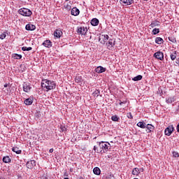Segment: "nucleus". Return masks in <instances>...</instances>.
I'll list each match as a JSON object with an SVG mask.
<instances>
[{"instance_id":"nucleus-1","label":"nucleus","mask_w":179,"mask_h":179,"mask_svg":"<svg viewBox=\"0 0 179 179\" xmlns=\"http://www.w3.org/2000/svg\"><path fill=\"white\" fill-rule=\"evenodd\" d=\"M41 86L43 90L45 92H50V90H53V89H55L57 85L54 81H51L50 80H43Z\"/></svg>"},{"instance_id":"nucleus-2","label":"nucleus","mask_w":179,"mask_h":179,"mask_svg":"<svg viewBox=\"0 0 179 179\" xmlns=\"http://www.w3.org/2000/svg\"><path fill=\"white\" fill-rule=\"evenodd\" d=\"M99 150H97V153H107L111 149V144L108 142L101 141L99 142Z\"/></svg>"},{"instance_id":"nucleus-3","label":"nucleus","mask_w":179,"mask_h":179,"mask_svg":"<svg viewBox=\"0 0 179 179\" xmlns=\"http://www.w3.org/2000/svg\"><path fill=\"white\" fill-rule=\"evenodd\" d=\"M18 13L20 15H22V16H26V17H29L31 15H33V13L31 12V10L26 8H20L18 10Z\"/></svg>"},{"instance_id":"nucleus-4","label":"nucleus","mask_w":179,"mask_h":179,"mask_svg":"<svg viewBox=\"0 0 179 179\" xmlns=\"http://www.w3.org/2000/svg\"><path fill=\"white\" fill-rule=\"evenodd\" d=\"M77 33H78V34H81V36H86V33H87V28L85 27H78Z\"/></svg>"},{"instance_id":"nucleus-5","label":"nucleus","mask_w":179,"mask_h":179,"mask_svg":"<svg viewBox=\"0 0 179 179\" xmlns=\"http://www.w3.org/2000/svg\"><path fill=\"white\" fill-rule=\"evenodd\" d=\"M106 45H107L108 50H114V45H115V40L109 39L108 43H106Z\"/></svg>"},{"instance_id":"nucleus-6","label":"nucleus","mask_w":179,"mask_h":179,"mask_svg":"<svg viewBox=\"0 0 179 179\" xmlns=\"http://www.w3.org/2000/svg\"><path fill=\"white\" fill-rule=\"evenodd\" d=\"M154 57L155 58H157V59H159V61H163L164 59V55L160 51L155 52Z\"/></svg>"},{"instance_id":"nucleus-7","label":"nucleus","mask_w":179,"mask_h":179,"mask_svg":"<svg viewBox=\"0 0 179 179\" xmlns=\"http://www.w3.org/2000/svg\"><path fill=\"white\" fill-rule=\"evenodd\" d=\"M23 91L25 92V93H29L30 92L31 87H30V84L29 83H24L22 85Z\"/></svg>"},{"instance_id":"nucleus-8","label":"nucleus","mask_w":179,"mask_h":179,"mask_svg":"<svg viewBox=\"0 0 179 179\" xmlns=\"http://www.w3.org/2000/svg\"><path fill=\"white\" fill-rule=\"evenodd\" d=\"M174 131V127L173 126H169L165 129V135L167 136H170L171 134H173V131Z\"/></svg>"},{"instance_id":"nucleus-9","label":"nucleus","mask_w":179,"mask_h":179,"mask_svg":"<svg viewBox=\"0 0 179 179\" xmlns=\"http://www.w3.org/2000/svg\"><path fill=\"white\" fill-rule=\"evenodd\" d=\"M121 5H124L125 6H128L129 5H132L134 3V0H120V1Z\"/></svg>"},{"instance_id":"nucleus-10","label":"nucleus","mask_w":179,"mask_h":179,"mask_svg":"<svg viewBox=\"0 0 179 179\" xmlns=\"http://www.w3.org/2000/svg\"><path fill=\"white\" fill-rule=\"evenodd\" d=\"M26 166L27 169H33L36 166V161L31 160L27 162Z\"/></svg>"},{"instance_id":"nucleus-11","label":"nucleus","mask_w":179,"mask_h":179,"mask_svg":"<svg viewBox=\"0 0 179 179\" xmlns=\"http://www.w3.org/2000/svg\"><path fill=\"white\" fill-rule=\"evenodd\" d=\"M106 71H107V69L101 66H99L95 69V72H96V73H103V72H106Z\"/></svg>"},{"instance_id":"nucleus-12","label":"nucleus","mask_w":179,"mask_h":179,"mask_svg":"<svg viewBox=\"0 0 179 179\" xmlns=\"http://www.w3.org/2000/svg\"><path fill=\"white\" fill-rule=\"evenodd\" d=\"M71 13L73 16H78L80 13V11L78 8L74 7L71 9Z\"/></svg>"},{"instance_id":"nucleus-13","label":"nucleus","mask_w":179,"mask_h":179,"mask_svg":"<svg viewBox=\"0 0 179 179\" xmlns=\"http://www.w3.org/2000/svg\"><path fill=\"white\" fill-rule=\"evenodd\" d=\"M26 30L33 31V30H36V25L32 24H27L25 27Z\"/></svg>"},{"instance_id":"nucleus-14","label":"nucleus","mask_w":179,"mask_h":179,"mask_svg":"<svg viewBox=\"0 0 179 179\" xmlns=\"http://www.w3.org/2000/svg\"><path fill=\"white\" fill-rule=\"evenodd\" d=\"M101 40H103V41H101ZM108 40V35H102L99 38V41H101V44H106Z\"/></svg>"},{"instance_id":"nucleus-15","label":"nucleus","mask_w":179,"mask_h":179,"mask_svg":"<svg viewBox=\"0 0 179 179\" xmlns=\"http://www.w3.org/2000/svg\"><path fill=\"white\" fill-rule=\"evenodd\" d=\"M43 45H44V47H46L47 48H51V47H52V42L50 40L45 41L43 43Z\"/></svg>"},{"instance_id":"nucleus-16","label":"nucleus","mask_w":179,"mask_h":179,"mask_svg":"<svg viewBox=\"0 0 179 179\" xmlns=\"http://www.w3.org/2000/svg\"><path fill=\"white\" fill-rule=\"evenodd\" d=\"M145 128L147 129L146 131H147L148 134L153 131L154 129H155V127L153 125H152V124H146Z\"/></svg>"},{"instance_id":"nucleus-17","label":"nucleus","mask_w":179,"mask_h":179,"mask_svg":"<svg viewBox=\"0 0 179 179\" xmlns=\"http://www.w3.org/2000/svg\"><path fill=\"white\" fill-rule=\"evenodd\" d=\"M55 37H57V38H59L61 36H62V31L59 29H56L54 32Z\"/></svg>"},{"instance_id":"nucleus-18","label":"nucleus","mask_w":179,"mask_h":179,"mask_svg":"<svg viewBox=\"0 0 179 179\" xmlns=\"http://www.w3.org/2000/svg\"><path fill=\"white\" fill-rule=\"evenodd\" d=\"M24 103L26 106H31V104H33V98L30 97L25 99Z\"/></svg>"},{"instance_id":"nucleus-19","label":"nucleus","mask_w":179,"mask_h":179,"mask_svg":"<svg viewBox=\"0 0 179 179\" xmlns=\"http://www.w3.org/2000/svg\"><path fill=\"white\" fill-rule=\"evenodd\" d=\"M159 26H160V22L158 21H153L150 24V27H151V29H153L154 27H159Z\"/></svg>"},{"instance_id":"nucleus-20","label":"nucleus","mask_w":179,"mask_h":179,"mask_svg":"<svg viewBox=\"0 0 179 179\" xmlns=\"http://www.w3.org/2000/svg\"><path fill=\"white\" fill-rule=\"evenodd\" d=\"M93 173L94 174H95L96 176H100L101 171L100 170V168L99 167H95L93 169Z\"/></svg>"},{"instance_id":"nucleus-21","label":"nucleus","mask_w":179,"mask_h":179,"mask_svg":"<svg viewBox=\"0 0 179 179\" xmlns=\"http://www.w3.org/2000/svg\"><path fill=\"white\" fill-rule=\"evenodd\" d=\"M91 24H92V26H98L99 25V19L93 18L91 20Z\"/></svg>"},{"instance_id":"nucleus-22","label":"nucleus","mask_w":179,"mask_h":179,"mask_svg":"<svg viewBox=\"0 0 179 179\" xmlns=\"http://www.w3.org/2000/svg\"><path fill=\"white\" fill-rule=\"evenodd\" d=\"M137 127L145 129V128H146V123H145V122H139L138 123H137Z\"/></svg>"},{"instance_id":"nucleus-23","label":"nucleus","mask_w":179,"mask_h":179,"mask_svg":"<svg viewBox=\"0 0 179 179\" xmlns=\"http://www.w3.org/2000/svg\"><path fill=\"white\" fill-rule=\"evenodd\" d=\"M13 152L16 153L17 155H20L22 153V150L19 149L17 147H14L12 148Z\"/></svg>"},{"instance_id":"nucleus-24","label":"nucleus","mask_w":179,"mask_h":179,"mask_svg":"<svg viewBox=\"0 0 179 179\" xmlns=\"http://www.w3.org/2000/svg\"><path fill=\"white\" fill-rule=\"evenodd\" d=\"M171 59L174 61L177 58V51H173V53L170 55Z\"/></svg>"},{"instance_id":"nucleus-25","label":"nucleus","mask_w":179,"mask_h":179,"mask_svg":"<svg viewBox=\"0 0 179 179\" xmlns=\"http://www.w3.org/2000/svg\"><path fill=\"white\" fill-rule=\"evenodd\" d=\"M131 174H133V176H139V169L138 168L133 169Z\"/></svg>"},{"instance_id":"nucleus-26","label":"nucleus","mask_w":179,"mask_h":179,"mask_svg":"<svg viewBox=\"0 0 179 179\" xmlns=\"http://www.w3.org/2000/svg\"><path fill=\"white\" fill-rule=\"evenodd\" d=\"M127 103V100L125 101L119 100V101H117V104L120 105L122 107H125Z\"/></svg>"},{"instance_id":"nucleus-27","label":"nucleus","mask_w":179,"mask_h":179,"mask_svg":"<svg viewBox=\"0 0 179 179\" xmlns=\"http://www.w3.org/2000/svg\"><path fill=\"white\" fill-rule=\"evenodd\" d=\"M156 44H163V38L160 37H157L155 38Z\"/></svg>"},{"instance_id":"nucleus-28","label":"nucleus","mask_w":179,"mask_h":179,"mask_svg":"<svg viewBox=\"0 0 179 179\" xmlns=\"http://www.w3.org/2000/svg\"><path fill=\"white\" fill-rule=\"evenodd\" d=\"M92 96H93L94 97H99V96H100V90H96L92 93Z\"/></svg>"},{"instance_id":"nucleus-29","label":"nucleus","mask_w":179,"mask_h":179,"mask_svg":"<svg viewBox=\"0 0 179 179\" xmlns=\"http://www.w3.org/2000/svg\"><path fill=\"white\" fill-rule=\"evenodd\" d=\"M111 120H112V121H114L115 122H118V121L120 120V117H118V116H117V115H114L111 117Z\"/></svg>"},{"instance_id":"nucleus-30","label":"nucleus","mask_w":179,"mask_h":179,"mask_svg":"<svg viewBox=\"0 0 179 179\" xmlns=\"http://www.w3.org/2000/svg\"><path fill=\"white\" fill-rule=\"evenodd\" d=\"M3 163H10V158L9 156L3 157Z\"/></svg>"},{"instance_id":"nucleus-31","label":"nucleus","mask_w":179,"mask_h":179,"mask_svg":"<svg viewBox=\"0 0 179 179\" xmlns=\"http://www.w3.org/2000/svg\"><path fill=\"white\" fill-rule=\"evenodd\" d=\"M142 79V76L138 75L134 78H132V80H134V82H138V80H141Z\"/></svg>"},{"instance_id":"nucleus-32","label":"nucleus","mask_w":179,"mask_h":179,"mask_svg":"<svg viewBox=\"0 0 179 179\" xmlns=\"http://www.w3.org/2000/svg\"><path fill=\"white\" fill-rule=\"evenodd\" d=\"M168 40H169V41H171V43H177V40L176 39V37L174 36H169L168 38Z\"/></svg>"},{"instance_id":"nucleus-33","label":"nucleus","mask_w":179,"mask_h":179,"mask_svg":"<svg viewBox=\"0 0 179 179\" xmlns=\"http://www.w3.org/2000/svg\"><path fill=\"white\" fill-rule=\"evenodd\" d=\"M6 34H8V33L6 32H3L0 34V38L1 40H3L4 38H6Z\"/></svg>"},{"instance_id":"nucleus-34","label":"nucleus","mask_w":179,"mask_h":179,"mask_svg":"<svg viewBox=\"0 0 179 179\" xmlns=\"http://www.w3.org/2000/svg\"><path fill=\"white\" fill-rule=\"evenodd\" d=\"M13 58L15 59H22V55L14 54Z\"/></svg>"},{"instance_id":"nucleus-35","label":"nucleus","mask_w":179,"mask_h":179,"mask_svg":"<svg viewBox=\"0 0 179 179\" xmlns=\"http://www.w3.org/2000/svg\"><path fill=\"white\" fill-rule=\"evenodd\" d=\"M152 33L154 35L159 34V33H160V30L157 28H155L152 29Z\"/></svg>"},{"instance_id":"nucleus-36","label":"nucleus","mask_w":179,"mask_h":179,"mask_svg":"<svg viewBox=\"0 0 179 179\" xmlns=\"http://www.w3.org/2000/svg\"><path fill=\"white\" fill-rule=\"evenodd\" d=\"M22 51H31L33 48L31 47H22Z\"/></svg>"},{"instance_id":"nucleus-37","label":"nucleus","mask_w":179,"mask_h":179,"mask_svg":"<svg viewBox=\"0 0 179 179\" xmlns=\"http://www.w3.org/2000/svg\"><path fill=\"white\" fill-rule=\"evenodd\" d=\"M75 81L76 82V83H80V82H82V78L80 76H76L75 78Z\"/></svg>"},{"instance_id":"nucleus-38","label":"nucleus","mask_w":179,"mask_h":179,"mask_svg":"<svg viewBox=\"0 0 179 179\" xmlns=\"http://www.w3.org/2000/svg\"><path fill=\"white\" fill-rule=\"evenodd\" d=\"M174 101V98H168L166 99V103H171Z\"/></svg>"},{"instance_id":"nucleus-39","label":"nucleus","mask_w":179,"mask_h":179,"mask_svg":"<svg viewBox=\"0 0 179 179\" xmlns=\"http://www.w3.org/2000/svg\"><path fill=\"white\" fill-rule=\"evenodd\" d=\"M127 118H129V120H132V118H134V116H132V114H131V113H127Z\"/></svg>"},{"instance_id":"nucleus-40","label":"nucleus","mask_w":179,"mask_h":179,"mask_svg":"<svg viewBox=\"0 0 179 179\" xmlns=\"http://www.w3.org/2000/svg\"><path fill=\"white\" fill-rule=\"evenodd\" d=\"M173 157H179V153L178 152H173Z\"/></svg>"},{"instance_id":"nucleus-41","label":"nucleus","mask_w":179,"mask_h":179,"mask_svg":"<svg viewBox=\"0 0 179 179\" xmlns=\"http://www.w3.org/2000/svg\"><path fill=\"white\" fill-rule=\"evenodd\" d=\"M106 179H114V176H111V175H108L106 177Z\"/></svg>"},{"instance_id":"nucleus-42","label":"nucleus","mask_w":179,"mask_h":179,"mask_svg":"<svg viewBox=\"0 0 179 179\" xmlns=\"http://www.w3.org/2000/svg\"><path fill=\"white\" fill-rule=\"evenodd\" d=\"M94 150L95 152H96V153H97V150H100V149L97 148V147H96V145H94Z\"/></svg>"},{"instance_id":"nucleus-43","label":"nucleus","mask_w":179,"mask_h":179,"mask_svg":"<svg viewBox=\"0 0 179 179\" xmlns=\"http://www.w3.org/2000/svg\"><path fill=\"white\" fill-rule=\"evenodd\" d=\"M138 173L141 174V173H143V168L138 169Z\"/></svg>"},{"instance_id":"nucleus-44","label":"nucleus","mask_w":179,"mask_h":179,"mask_svg":"<svg viewBox=\"0 0 179 179\" xmlns=\"http://www.w3.org/2000/svg\"><path fill=\"white\" fill-rule=\"evenodd\" d=\"M64 177H68V172H64Z\"/></svg>"},{"instance_id":"nucleus-45","label":"nucleus","mask_w":179,"mask_h":179,"mask_svg":"<svg viewBox=\"0 0 179 179\" xmlns=\"http://www.w3.org/2000/svg\"><path fill=\"white\" fill-rule=\"evenodd\" d=\"M61 129H62V132H64V131H66V128H65V127H61Z\"/></svg>"},{"instance_id":"nucleus-46","label":"nucleus","mask_w":179,"mask_h":179,"mask_svg":"<svg viewBox=\"0 0 179 179\" xmlns=\"http://www.w3.org/2000/svg\"><path fill=\"white\" fill-rule=\"evenodd\" d=\"M49 152H50V153H52V152H54V149L53 148L50 149Z\"/></svg>"},{"instance_id":"nucleus-47","label":"nucleus","mask_w":179,"mask_h":179,"mask_svg":"<svg viewBox=\"0 0 179 179\" xmlns=\"http://www.w3.org/2000/svg\"><path fill=\"white\" fill-rule=\"evenodd\" d=\"M69 171H70V173H73V168H70Z\"/></svg>"},{"instance_id":"nucleus-48","label":"nucleus","mask_w":179,"mask_h":179,"mask_svg":"<svg viewBox=\"0 0 179 179\" xmlns=\"http://www.w3.org/2000/svg\"><path fill=\"white\" fill-rule=\"evenodd\" d=\"M176 129H177L178 132H179V124L177 125Z\"/></svg>"},{"instance_id":"nucleus-49","label":"nucleus","mask_w":179,"mask_h":179,"mask_svg":"<svg viewBox=\"0 0 179 179\" xmlns=\"http://www.w3.org/2000/svg\"><path fill=\"white\" fill-rule=\"evenodd\" d=\"M4 87H8V84L4 85Z\"/></svg>"},{"instance_id":"nucleus-50","label":"nucleus","mask_w":179,"mask_h":179,"mask_svg":"<svg viewBox=\"0 0 179 179\" xmlns=\"http://www.w3.org/2000/svg\"><path fill=\"white\" fill-rule=\"evenodd\" d=\"M66 1H69V0H66Z\"/></svg>"},{"instance_id":"nucleus-51","label":"nucleus","mask_w":179,"mask_h":179,"mask_svg":"<svg viewBox=\"0 0 179 179\" xmlns=\"http://www.w3.org/2000/svg\"><path fill=\"white\" fill-rule=\"evenodd\" d=\"M145 1H148V0H145Z\"/></svg>"}]
</instances>
